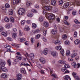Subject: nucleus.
I'll list each match as a JSON object with an SVG mask.
<instances>
[{
    "label": "nucleus",
    "instance_id": "nucleus-1",
    "mask_svg": "<svg viewBox=\"0 0 80 80\" xmlns=\"http://www.w3.org/2000/svg\"><path fill=\"white\" fill-rule=\"evenodd\" d=\"M4 20L6 22H8L9 20L11 22H12V23H13L15 22L14 18L12 17H10L8 18V17H7L5 18Z\"/></svg>",
    "mask_w": 80,
    "mask_h": 80
},
{
    "label": "nucleus",
    "instance_id": "nucleus-2",
    "mask_svg": "<svg viewBox=\"0 0 80 80\" xmlns=\"http://www.w3.org/2000/svg\"><path fill=\"white\" fill-rule=\"evenodd\" d=\"M47 15L49 20H51V21L53 20H55V16L53 15V14H52L50 13H48Z\"/></svg>",
    "mask_w": 80,
    "mask_h": 80
},
{
    "label": "nucleus",
    "instance_id": "nucleus-3",
    "mask_svg": "<svg viewBox=\"0 0 80 80\" xmlns=\"http://www.w3.org/2000/svg\"><path fill=\"white\" fill-rule=\"evenodd\" d=\"M77 52H78L77 50L74 49L72 51L73 53L70 55L71 58H75L77 55Z\"/></svg>",
    "mask_w": 80,
    "mask_h": 80
},
{
    "label": "nucleus",
    "instance_id": "nucleus-4",
    "mask_svg": "<svg viewBox=\"0 0 80 80\" xmlns=\"http://www.w3.org/2000/svg\"><path fill=\"white\" fill-rule=\"evenodd\" d=\"M18 14L20 15H23V13L25 12V9L24 8H20L18 12Z\"/></svg>",
    "mask_w": 80,
    "mask_h": 80
},
{
    "label": "nucleus",
    "instance_id": "nucleus-5",
    "mask_svg": "<svg viewBox=\"0 0 80 80\" xmlns=\"http://www.w3.org/2000/svg\"><path fill=\"white\" fill-rule=\"evenodd\" d=\"M19 65H20V66H25V67H27V66H30V64H28V63H25V62H21L19 63Z\"/></svg>",
    "mask_w": 80,
    "mask_h": 80
},
{
    "label": "nucleus",
    "instance_id": "nucleus-6",
    "mask_svg": "<svg viewBox=\"0 0 80 80\" xmlns=\"http://www.w3.org/2000/svg\"><path fill=\"white\" fill-rule=\"evenodd\" d=\"M72 75L73 76L74 78H75V79L76 80H80V77L78 76V75L76 76L77 73L75 72H73L72 73Z\"/></svg>",
    "mask_w": 80,
    "mask_h": 80
},
{
    "label": "nucleus",
    "instance_id": "nucleus-7",
    "mask_svg": "<svg viewBox=\"0 0 80 80\" xmlns=\"http://www.w3.org/2000/svg\"><path fill=\"white\" fill-rule=\"evenodd\" d=\"M0 70L4 72H8V70L7 69V68L5 67L4 66L3 67H0V73L2 72Z\"/></svg>",
    "mask_w": 80,
    "mask_h": 80
},
{
    "label": "nucleus",
    "instance_id": "nucleus-8",
    "mask_svg": "<svg viewBox=\"0 0 80 80\" xmlns=\"http://www.w3.org/2000/svg\"><path fill=\"white\" fill-rule=\"evenodd\" d=\"M51 54L54 57H56L58 56V53L56 51H52L51 52Z\"/></svg>",
    "mask_w": 80,
    "mask_h": 80
},
{
    "label": "nucleus",
    "instance_id": "nucleus-9",
    "mask_svg": "<svg viewBox=\"0 0 80 80\" xmlns=\"http://www.w3.org/2000/svg\"><path fill=\"white\" fill-rule=\"evenodd\" d=\"M39 61H40V62H41V63H42L43 64L45 63L46 62L45 59V58L43 57H41L39 59Z\"/></svg>",
    "mask_w": 80,
    "mask_h": 80
},
{
    "label": "nucleus",
    "instance_id": "nucleus-10",
    "mask_svg": "<svg viewBox=\"0 0 80 80\" xmlns=\"http://www.w3.org/2000/svg\"><path fill=\"white\" fill-rule=\"evenodd\" d=\"M21 2L20 0H13V5H15V4H18L19 3Z\"/></svg>",
    "mask_w": 80,
    "mask_h": 80
},
{
    "label": "nucleus",
    "instance_id": "nucleus-11",
    "mask_svg": "<svg viewBox=\"0 0 80 80\" xmlns=\"http://www.w3.org/2000/svg\"><path fill=\"white\" fill-rule=\"evenodd\" d=\"M17 80H20L22 78V75L21 74H18L16 76Z\"/></svg>",
    "mask_w": 80,
    "mask_h": 80
},
{
    "label": "nucleus",
    "instance_id": "nucleus-12",
    "mask_svg": "<svg viewBox=\"0 0 80 80\" xmlns=\"http://www.w3.org/2000/svg\"><path fill=\"white\" fill-rule=\"evenodd\" d=\"M6 48H7L6 50L10 52H12L11 51V49H10V48H11V46H9L8 45H6Z\"/></svg>",
    "mask_w": 80,
    "mask_h": 80
},
{
    "label": "nucleus",
    "instance_id": "nucleus-13",
    "mask_svg": "<svg viewBox=\"0 0 80 80\" xmlns=\"http://www.w3.org/2000/svg\"><path fill=\"white\" fill-rule=\"evenodd\" d=\"M5 26L7 28L9 29L10 28H11L12 27V24L11 23H8Z\"/></svg>",
    "mask_w": 80,
    "mask_h": 80
},
{
    "label": "nucleus",
    "instance_id": "nucleus-14",
    "mask_svg": "<svg viewBox=\"0 0 80 80\" xmlns=\"http://www.w3.org/2000/svg\"><path fill=\"white\" fill-rule=\"evenodd\" d=\"M43 25L45 27H48L49 26V23L47 21L44 22Z\"/></svg>",
    "mask_w": 80,
    "mask_h": 80
},
{
    "label": "nucleus",
    "instance_id": "nucleus-15",
    "mask_svg": "<svg viewBox=\"0 0 80 80\" xmlns=\"http://www.w3.org/2000/svg\"><path fill=\"white\" fill-rule=\"evenodd\" d=\"M44 8L45 10H48V11H50L52 10V7L49 6H45Z\"/></svg>",
    "mask_w": 80,
    "mask_h": 80
},
{
    "label": "nucleus",
    "instance_id": "nucleus-16",
    "mask_svg": "<svg viewBox=\"0 0 80 80\" xmlns=\"http://www.w3.org/2000/svg\"><path fill=\"white\" fill-rule=\"evenodd\" d=\"M64 80H71L70 78L68 75H66L63 77Z\"/></svg>",
    "mask_w": 80,
    "mask_h": 80
},
{
    "label": "nucleus",
    "instance_id": "nucleus-17",
    "mask_svg": "<svg viewBox=\"0 0 80 80\" xmlns=\"http://www.w3.org/2000/svg\"><path fill=\"white\" fill-rule=\"evenodd\" d=\"M56 28H55V29H52L51 31V33L53 35H55L57 33V31Z\"/></svg>",
    "mask_w": 80,
    "mask_h": 80
},
{
    "label": "nucleus",
    "instance_id": "nucleus-18",
    "mask_svg": "<svg viewBox=\"0 0 80 80\" xmlns=\"http://www.w3.org/2000/svg\"><path fill=\"white\" fill-rule=\"evenodd\" d=\"M29 58H30L31 60H32L34 58V54H33V53H31L29 55Z\"/></svg>",
    "mask_w": 80,
    "mask_h": 80
},
{
    "label": "nucleus",
    "instance_id": "nucleus-19",
    "mask_svg": "<svg viewBox=\"0 0 80 80\" xmlns=\"http://www.w3.org/2000/svg\"><path fill=\"white\" fill-rule=\"evenodd\" d=\"M69 5H70V3L68 2L65 3L63 6V7L66 8H67L68 6H69Z\"/></svg>",
    "mask_w": 80,
    "mask_h": 80
},
{
    "label": "nucleus",
    "instance_id": "nucleus-20",
    "mask_svg": "<svg viewBox=\"0 0 80 80\" xmlns=\"http://www.w3.org/2000/svg\"><path fill=\"white\" fill-rule=\"evenodd\" d=\"M21 72L22 73H24L25 74L26 73V71H25V69L24 68H21Z\"/></svg>",
    "mask_w": 80,
    "mask_h": 80
},
{
    "label": "nucleus",
    "instance_id": "nucleus-21",
    "mask_svg": "<svg viewBox=\"0 0 80 80\" xmlns=\"http://www.w3.org/2000/svg\"><path fill=\"white\" fill-rule=\"evenodd\" d=\"M6 64V62L5 61H2L0 63V65L1 66V67H4Z\"/></svg>",
    "mask_w": 80,
    "mask_h": 80
},
{
    "label": "nucleus",
    "instance_id": "nucleus-22",
    "mask_svg": "<svg viewBox=\"0 0 80 80\" xmlns=\"http://www.w3.org/2000/svg\"><path fill=\"white\" fill-rule=\"evenodd\" d=\"M1 77L2 78H6L7 77V75L6 73H2L1 75Z\"/></svg>",
    "mask_w": 80,
    "mask_h": 80
},
{
    "label": "nucleus",
    "instance_id": "nucleus-23",
    "mask_svg": "<svg viewBox=\"0 0 80 80\" xmlns=\"http://www.w3.org/2000/svg\"><path fill=\"white\" fill-rule=\"evenodd\" d=\"M51 5L53 6H55L56 5V1L55 0H52L51 1Z\"/></svg>",
    "mask_w": 80,
    "mask_h": 80
},
{
    "label": "nucleus",
    "instance_id": "nucleus-24",
    "mask_svg": "<svg viewBox=\"0 0 80 80\" xmlns=\"http://www.w3.org/2000/svg\"><path fill=\"white\" fill-rule=\"evenodd\" d=\"M61 43H62L60 41L58 40H57L55 41L54 44L55 45H57V44L58 45H60V44H61Z\"/></svg>",
    "mask_w": 80,
    "mask_h": 80
},
{
    "label": "nucleus",
    "instance_id": "nucleus-25",
    "mask_svg": "<svg viewBox=\"0 0 80 80\" xmlns=\"http://www.w3.org/2000/svg\"><path fill=\"white\" fill-rule=\"evenodd\" d=\"M74 5H80V1H75L74 2Z\"/></svg>",
    "mask_w": 80,
    "mask_h": 80
},
{
    "label": "nucleus",
    "instance_id": "nucleus-26",
    "mask_svg": "<svg viewBox=\"0 0 80 80\" xmlns=\"http://www.w3.org/2000/svg\"><path fill=\"white\" fill-rule=\"evenodd\" d=\"M80 43V40L78 39H77L74 41V43L75 45H78Z\"/></svg>",
    "mask_w": 80,
    "mask_h": 80
},
{
    "label": "nucleus",
    "instance_id": "nucleus-27",
    "mask_svg": "<svg viewBox=\"0 0 80 80\" xmlns=\"http://www.w3.org/2000/svg\"><path fill=\"white\" fill-rule=\"evenodd\" d=\"M43 53L44 55H47V54L48 53V49H45L44 50Z\"/></svg>",
    "mask_w": 80,
    "mask_h": 80
},
{
    "label": "nucleus",
    "instance_id": "nucleus-28",
    "mask_svg": "<svg viewBox=\"0 0 80 80\" xmlns=\"http://www.w3.org/2000/svg\"><path fill=\"white\" fill-rule=\"evenodd\" d=\"M62 48V47L61 46H58L55 47V48L57 50H60Z\"/></svg>",
    "mask_w": 80,
    "mask_h": 80
},
{
    "label": "nucleus",
    "instance_id": "nucleus-29",
    "mask_svg": "<svg viewBox=\"0 0 80 80\" xmlns=\"http://www.w3.org/2000/svg\"><path fill=\"white\" fill-rule=\"evenodd\" d=\"M41 30H43V35L44 36H45L46 35V34H47V30H45V29L44 28H42Z\"/></svg>",
    "mask_w": 80,
    "mask_h": 80
},
{
    "label": "nucleus",
    "instance_id": "nucleus-30",
    "mask_svg": "<svg viewBox=\"0 0 80 80\" xmlns=\"http://www.w3.org/2000/svg\"><path fill=\"white\" fill-rule=\"evenodd\" d=\"M7 63H8V65L9 66H11V65H12V62H11V60H10V59H8L7 61Z\"/></svg>",
    "mask_w": 80,
    "mask_h": 80
},
{
    "label": "nucleus",
    "instance_id": "nucleus-31",
    "mask_svg": "<svg viewBox=\"0 0 80 80\" xmlns=\"http://www.w3.org/2000/svg\"><path fill=\"white\" fill-rule=\"evenodd\" d=\"M58 62L60 64H62V65H63V64H65V63H66V62L65 61L60 60L58 61Z\"/></svg>",
    "mask_w": 80,
    "mask_h": 80
},
{
    "label": "nucleus",
    "instance_id": "nucleus-32",
    "mask_svg": "<svg viewBox=\"0 0 80 80\" xmlns=\"http://www.w3.org/2000/svg\"><path fill=\"white\" fill-rule=\"evenodd\" d=\"M24 30L25 31H29L30 28L28 26H26L25 27Z\"/></svg>",
    "mask_w": 80,
    "mask_h": 80
},
{
    "label": "nucleus",
    "instance_id": "nucleus-33",
    "mask_svg": "<svg viewBox=\"0 0 80 80\" xmlns=\"http://www.w3.org/2000/svg\"><path fill=\"white\" fill-rule=\"evenodd\" d=\"M72 65L74 68H76L77 67V63L75 62H73L72 63Z\"/></svg>",
    "mask_w": 80,
    "mask_h": 80
},
{
    "label": "nucleus",
    "instance_id": "nucleus-34",
    "mask_svg": "<svg viewBox=\"0 0 80 80\" xmlns=\"http://www.w3.org/2000/svg\"><path fill=\"white\" fill-rule=\"evenodd\" d=\"M12 36L13 38H14L15 39V38H16L17 37V34L16 33H13L12 34Z\"/></svg>",
    "mask_w": 80,
    "mask_h": 80
},
{
    "label": "nucleus",
    "instance_id": "nucleus-35",
    "mask_svg": "<svg viewBox=\"0 0 80 80\" xmlns=\"http://www.w3.org/2000/svg\"><path fill=\"white\" fill-rule=\"evenodd\" d=\"M31 4H32L31 2H27L26 4V7H29V6H30V5H31Z\"/></svg>",
    "mask_w": 80,
    "mask_h": 80
},
{
    "label": "nucleus",
    "instance_id": "nucleus-36",
    "mask_svg": "<svg viewBox=\"0 0 80 80\" xmlns=\"http://www.w3.org/2000/svg\"><path fill=\"white\" fill-rule=\"evenodd\" d=\"M66 55L68 57L70 55V51L68 50L67 51Z\"/></svg>",
    "mask_w": 80,
    "mask_h": 80
},
{
    "label": "nucleus",
    "instance_id": "nucleus-37",
    "mask_svg": "<svg viewBox=\"0 0 80 80\" xmlns=\"http://www.w3.org/2000/svg\"><path fill=\"white\" fill-rule=\"evenodd\" d=\"M13 10L10 9L9 11V15H13Z\"/></svg>",
    "mask_w": 80,
    "mask_h": 80
},
{
    "label": "nucleus",
    "instance_id": "nucleus-38",
    "mask_svg": "<svg viewBox=\"0 0 80 80\" xmlns=\"http://www.w3.org/2000/svg\"><path fill=\"white\" fill-rule=\"evenodd\" d=\"M32 26L33 28H37V24L35 23H33L32 24Z\"/></svg>",
    "mask_w": 80,
    "mask_h": 80
},
{
    "label": "nucleus",
    "instance_id": "nucleus-39",
    "mask_svg": "<svg viewBox=\"0 0 80 80\" xmlns=\"http://www.w3.org/2000/svg\"><path fill=\"white\" fill-rule=\"evenodd\" d=\"M25 20H24L21 22V24L22 25H24V24H25Z\"/></svg>",
    "mask_w": 80,
    "mask_h": 80
},
{
    "label": "nucleus",
    "instance_id": "nucleus-40",
    "mask_svg": "<svg viewBox=\"0 0 80 80\" xmlns=\"http://www.w3.org/2000/svg\"><path fill=\"white\" fill-rule=\"evenodd\" d=\"M39 20L40 22H43V18L42 16H41L39 17Z\"/></svg>",
    "mask_w": 80,
    "mask_h": 80
},
{
    "label": "nucleus",
    "instance_id": "nucleus-41",
    "mask_svg": "<svg viewBox=\"0 0 80 80\" xmlns=\"http://www.w3.org/2000/svg\"><path fill=\"white\" fill-rule=\"evenodd\" d=\"M61 53L62 56H64V50L63 49H62L61 51Z\"/></svg>",
    "mask_w": 80,
    "mask_h": 80
},
{
    "label": "nucleus",
    "instance_id": "nucleus-42",
    "mask_svg": "<svg viewBox=\"0 0 80 80\" xmlns=\"http://www.w3.org/2000/svg\"><path fill=\"white\" fill-rule=\"evenodd\" d=\"M19 35L20 37H21V36H22V35H23V32L21 31V30H19Z\"/></svg>",
    "mask_w": 80,
    "mask_h": 80
},
{
    "label": "nucleus",
    "instance_id": "nucleus-43",
    "mask_svg": "<svg viewBox=\"0 0 80 80\" xmlns=\"http://www.w3.org/2000/svg\"><path fill=\"white\" fill-rule=\"evenodd\" d=\"M67 36L66 34H64L62 36V38L64 39V38H67Z\"/></svg>",
    "mask_w": 80,
    "mask_h": 80
},
{
    "label": "nucleus",
    "instance_id": "nucleus-44",
    "mask_svg": "<svg viewBox=\"0 0 80 80\" xmlns=\"http://www.w3.org/2000/svg\"><path fill=\"white\" fill-rule=\"evenodd\" d=\"M41 36H40V35L39 34L37 35L36 36L35 38L36 39H38V38H39Z\"/></svg>",
    "mask_w": 80,
    "mask_h": 80
},
{
    "label": "nucleus",
    "instance_id": "nucleus-45",
    "mask_svg": "<svg viewBox=\"0 0 80 80\" xmlns=\"http://www.w3.org/2000/svg\"><path fill=\"white\" fill-rule=\"evenodd\" d=\"M5 8H10V5L8 3H6L5 5Z\"/></svg>",
    "mask_w": 80,
    "mask_h": 80
},
{
    "label": "nucleus",
    "instance_id": "nucleus-46",
    "mask_svg": "<svg viewBox=\"0 0 80 80\" xmlns=\"http://www.w3.org/2000/svg\"><path fill=\"white\" fill-rule=\"evenodd\" d=\"M34 31L35 33H39V32H40V29H37Z\"/></svg>",
    "mask_w": 80,
    "mask_h": 80
},
{
    "label": "nucleus",
    "instance_id": "nucleus-47",
    "mask_svg": "<svg viewBox=\"0 0 80 80\" xmlns=\"http://www.w3.org/2000/svg\"><path fill=\"white\" fill-rule=\"evenodd\" d=\"M1 34H2V35H3V36H4L5 37H7V33H6L5 32H2Z\"/></svg>",
    "mask_w": 80,
    "mask_h": 80
},
{
    "label": "nucleus",
    "instance_id": "nucleus-48",
    "mask_svg": "<svg viewBox=\"0 0 80 80\" xmlns=\"http://www.w3.org/2000/svg\"><path fill=\"white\" fill-rule=\"evenodd\" d=\"M74 22L76 24H80V22H78V21L77 19H75L74 20Z\"/></svg>",
    "mask_w": 80,
    "mask_h": 80
},
{
    "label": "nucleus",
    "instance_id": "nucleus-49",
    "mask_svg": "<svg viewBox=\"0 0 80 80\" xmlns=\"http://www.w3.org/2000/svg\"><path fill=\"white\" fill-rule=\"evenodd\" d=\"M35 31H31V35H33L34 34H35Z\"/></svg>",
    "mask_w": 80,
    "mask_h": 80
},
{
    "label": "nucleus",
    "instance_id": "nucleus-50",
    "mask_svg": "<svg viewBox=\"0 0 80 80\" xmlns=\"http://www.w3.org/2000/svg\"><path fill=\"white\" fill-rule=\"evenodd\" d=\"M63 1L62 0H61L59 1V5H62L63 4Z\"/></svg>",
    "mask_w": 80,
    "mask_h": 80
},
{
    "label": "nucleus",
    "instance_id": "nucleus-51",
    "mask_svg": "<svg viewBox=\"0 0 80 80\" xmlns=\"http://www.w3.org/2000/svg\"><path fill=\"white\" fill-rule=\"evenodd\" d=\"M73 10V7H69L68 8V10H69V11H72Z\"/></svg>",
    "mask_w": 80,
    "mask_h": 80
},
{
    "label": "nucleus",
    "instance_id": "nucleus-52",
    "mask_svg": "<svg viewBox=\"0 0 80 80\" xmlns=\"http://www.w3.org/2000/svg\"><path fill=\"white\" fill-rule=\"evenodd\" d=\"M77 32L76 31L75 32L74 34V37H77Z\"/></svg>",
    "mask_w": 80,
    "mask_h": 80
},
{
    "label": "nucleus",
    "instance_id": "nucleus-53",
    "mask_svg": "<svg viewBox=\"0 0 80 80\" xmlns=\"http://www.w3.org/2000/svg\"><path fill=\"white\" fill-rule=\"evenodd\" d=\"M64 68H70V66L68 64H65L64 65Z\"/></svg>",
    "mask_w": 80,
    "mask_h": 80
},
{
    "label": "nucleus",
    "instance_id": "nucleus-54",
    "mask_svg": "<svg viewBox=\"0 0 80 80\" xmlns=\"http://www.w3.org/2000/svg\"><path fill=\"white\" fill-rule=\"evenodd\" d=\"M25 38H22L20 39V42H24V41H25Z\"/></svg>",
    "mask_w": 80,
    "mask_h": 80
},
{
    "label": "nucleus",
    "instance_id": "nucleus-55",
    "mask_svg": "<svg viewBox=\"0 0 80 80\" xmlns=\"http://www.w3.org/2000/svg\"><path fill=\"white\" fill-rule=\"evenodd\" d=\"M16 57H17L18 59H19V60H21L22 59V58L19 56H16Z\"/></svg>",
    "mask_w": 80,
    "mask_h": 80
},
{
    "label": "nucleus",
    "instance_id": "nucleus-56",
    "mask_svg": "<svg viewBox=\"0 0 80 80\" xmlns=\"http://www.w3.org/2000/svg\"><path fill=\"white\" fill-rule=\"evenodd\" d=\"M65 43L66 44H69V43H70V42H69V41L68 40H66L65 41Z\"/></svg>",
    "mask_w": 80,
    "mask_h": 80
},
{
    "label": "nucleus",
    "instance_id": "nucleus-57",
    "mask_svg": "<svg viewBox=\"0 0 80 80\" xmlns=\"http://www.w3.org/2000/svg\"><path fill=\"white\" fill-rule=\"evenodd\" d=\"M66 70H67V69L65 68H62L61 70L62 72H65V71Z\"/></svg>",
    "mask_w": 80,
    "mask_h": 80
},
{
    "label": "nucleus",
    "instance_id": "nucleus-58",
    "mask_svg": "<svg viewBox=\"0 0 80 80\" xmlns=\"http://www.w3.org/2000/svg\"><path fill=\"white\" fill-rule=\"evenodd\" d=\"M33 15V13H30L29 14H28V17H32Z\"/></svg>",
    "mask_w": 80,
    "mask_h": 80
},
{
    "label": "nucleus",
    "instance_id": "nucleus-59",
    "mask_svg": "<svg viewBox=\"0 0 80 80\" xmlns=\"http://www.w3.org/2000/svg\"><path fill=\"white\" fill-rule=\"evenodd\" d=\"M68 60L69 62H73V59L72 58H68Z\"/></svg>",
    "mask_w": 80,
    "mask_h": 80
},
{
    "label": "nucleus",
    "instance_id": "nucleus-60",
    "mask_svg": "<svg viewBox=\"0 0 80 80\" xmlns=\"http://www.w3.org/2000/svg\"><path fill=\"white\" fill-rule=\"evenodd\" d=\"M3 31V28L2 27H0V32H2Z\"/></svg>",
    "mask_w": 80,
    "mask_h": 80
},
{
    "label": "nucleus",
    "instance_id": "nucleus-61",
    "mask_svg": "<svg viewBox=\"0 0 80 80\" xmlns=\"http://www.w3.org/2000/svg\"><path fill=\"white\" fill-rule=\"evenodd\" d=\"M56 20L57 22H60V18H56Z\"/></svg>",
    "mask_w": 80,
    "mask_h": 80
},
{
    "label": "nucleus",
    "instance_id": "nucleus-62",
    "mask_svg": "<svg viewBox=\"0 0 80 80\" xmlns=\"http://www.w3.org/2000/svg\"><path fill=\"white\" fill-rule=\"evenodd\" d=\"M27 22L28 24H30V23H32L31 21L29 20H27Z\"/></svg>",
    "mask_w": 80,
    "mask_h": 80
},
{
    "label": "nucleus",
    "instance_id": "nucleus-63",
    "mask_svg": "<svg viewBox=\"0 0 80 80\" xmlns=\"http://www.w3.org/2000/svg\"><path fill=\"white\" fill-rule=\"evenodd\" d=\"M51 77H54V78H57V77H56V76L54 74H52L51 75Z\"/></svg>",
    "mask_w": 80,
    "mask_h": 80
},
{
    "label": "nucleus",
    "instance_id": "nucleus-64",
    "mask_svg": "<svg viewBox=\"0 0 80 80\" xmlns=\"http://www.w3.org/2000/svg\"><path fill=\"white\" fill-rule=\"evenodd\" d=\"M64 23L66 25H69V24L68 23V22H67L66 20L64 21Z\"/></svg>",
    "mask_w": 80,
    "mask_h": 80
}]
</instances>
